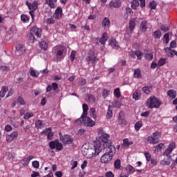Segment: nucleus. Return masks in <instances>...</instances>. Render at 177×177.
Listing matches in <instances>:
<instances>
[{
	"instance_id": "nucleus-1",
	"label": "nucleus",
	"mask_w": 177,
	"mask_h": 177,
	"mask_svg": "<svg viewBox=\"0 0 177 177\" xmlns=\"http://www.w3.org/2000/svg\"><path fill=\"white\" fill-rule=\"evenodd\" d=\"M109 139H110L109 134L102 133V136L94 142V149H88V153H91V154H88V157L92 158L93 156H99V153H100L103 149V146L106 143H111V141L109 140Z\"/></svg>"
},
{
	"instance_id": "nucleus-2",
	"label": "nucleus",
	"mask_w": 177,
	"mask_h": 177,
	"mask_svg": "<svg viewBox=\"0 0 177 177\" xmlns=\"http://www.w3.org/2000/svg\"><path fill=\"white\" fill-rule=\"evenodd\" d=\"M176 147V143L175 142H173L170 143L165 150V151L163 153V156H166L167 158H165L163 160L160 161L161 165L163 167L168 166L171 162H172V157L169 156L172 151H174V149Z\"/></svg>"
},
{
	"instance_id": "nucleus-3",
	"label": "nucleus",
	"mask_w": 177,
	"mask_h": 177,
	"mask_svg": "<svg viewBox=\"0 0 177 177\" xmlns=\"http://www.w3.org/2000/svg\"><path fill=\"white\" fill-rule=\"evenodd\" d=\"M41 36L42 29L37 26H34L30 29V32L28 33L27 38L29 42H32V44H35V42H37V39H38V38H41Z\"/></svg>"
},
{
	"instance_id": "nucleus-4",
	"label": "nucleus",
	"mask_w": 177,
	"mask_h": 177,
	"mask_svg": "<svg viewBox=\"0 0 177 177\" xmlns=\"http://www.w3.org/2000/svg\"><path fill=\"white\" fill-rule=\"evenodd\" d=\"M54 52L57 57V60L64 59V56L67 54V48L62 45L56 46L54 48Z\"/></svg>"
},
{
	"instance_id": "nucleus-5",
	"label": "nucleus",
	"mask_w": 177,
	"mask_h": 177,
	"mask_svg": "<svg viewBox=\"0 0 177 177\" xmlns=\"http://www.w3.org/2000/svg\"><path fill=\"white\" fill-rule=\"evenodd\" d=\"M162 104V102L156 96H151L147 100V106L149 109H158Z\"/></svg>"
},
{
	"instance_id": "nucleus-6",
	"label": "nucleus",
	"mask_w": 177,
	"mask_h": 177,
	"mask_svg": "<svg viewBox=\"0 0 177 177\" xmlns=\"http://www.w3.org/2000/svg\"><path fill=\"white\" fill-rule=\"evenodd\" d=\"M103 147L104 152H105L106 154H109V156H114V154H115V152L117 151L115 147L113 145L111 142H106V144H104V146H102V149Z\"/></svg>"
},
{
	"instance_id": "nucleus-7",
	"label": "nucleus",
	"mask_w": 177,
	"mask_h": 177,
	"mask_svg": "<svg viewBox=\"0 0 177 177\" xmlns=\"http://www.w3.org/2000/svg\"><path fill=\"white\" fill-rule=\"evenodd\" d=\"M161 138V133L156 131L153 133L152 136L147 138L148 143H151L152 145H157L160 143V138Z\"/></svg>"
},
{
	"instance_id": "nucleus-8",
	"label": "nucleus",
	"mask_w": 177,
	"mask_h": 177,
	"mask_svg": "<svg viewBox=\"0 0 177 177\" xmlns=\"http://www.w3.org/2000/svg\"><path fill=\"white\" fill-rule=\"evenodd\" d=\"M86 60L87 63H88V64H93L94 63H96V62H97L99 59L97 58V57H96V55H95L94 52H90L88 54V56L86 57Z\"/></svg>"
},
{
	"instance_id": "nucleus-9",
	"label": "nucleus",
	"mask_w": 177,
	"mask_h": 177,
	"mask_svg": "<svg viewBox=\"0 0 177 177\" xmlns=\"http://www.w3.org/2000/svg\"><path fill=\"white\" fill-rule=\"evenodd\" d=\"M59 138L64 145H72L74 141L73 137L70 135H64V136H60Z\"/></svg>"
},
{
	"instance_id": "nucleus-10",
	"label": "nucleus",
	"mask_w": 177,
	"mask_h": 177,
	"mask_svg": "<svg viewBox=\"0 0 177 177\" xmlns=\"http://www.w3.org/2000/svg\"><path fill=\"white\" fill-rule=\"evenodd\" d=\"M39 48L43 50H48V48H49V40L48 38H43L39 42Z\"/></svg>"
},
{
	"instance_id": "nucleus-11",
	"label": "nucleus",
	"mask_w": 177,
	"mask_h": 177,
	"mask_svg": "<svg viewBox=\"0 0 177 177\" xmlns=\"http://www.w3.org/2000/svg\"><path fill=\"white\" fill-rule=\"evenodd\" d=\"M100 160H101V162L104 164H110V162H111V160H113V156L105 153L101 157Z\"/></svg>"
},
{
	"instance_id": "nucleus-12",
	"label": "nucleus",
	"mask_w": 177,
	"mask_h": 177,
	"mask_svg": "<svg viewBox=\"0 0 177 177\" xmlns=\"http://www.w3.org/2000/svg\"><path fill=\"white\" fill-rule=\"evenodd\" d=\"M19 138V132L13 131L11 134L6 136V142L7 143H10Z\"/></svg>"
},
{
	"instance_id": "nucleus-13",
	"label": "nucleus",
	"mask_w": 177,
	"mask_h": 177,
	"mask_svg": "<svg viewBox=\"0 0 177 177\" xmlns=\"http://www.w3.org/2000/svg\"><path fill=\"white\" fill-rule=\"evenodd\" d=\"M122 5L121 0H113L109 2V6L110 9H118Z\"/></svg>"
},
{
	"instance_id": "nucleus-14",
	"label": "nucleus",
	"mask_w": 177,
	"mask_h": 177,
	"mask_svg": "<svg viewBox=\"0 0 177 177\" xmlns=\"http://www.w3.org/2000/svg\"><path fill=\"white\" fill-rule=\"evenodd\" d=\"M41 133L42 135L47 136L48 140H52L53 139V132H52V129L50 127L44 130Z\"/></svg>"
},
{
	"instance_id": "nucleus-15",
	"label": "nucleus",
	"mask_w": 177,
	"mask_h": 177,
	"mask_svg": "<svg viewBox=\"0 0 177 177\" xmlns=\"http://www.w3.org/2000/svg\"><path fill=\"white\" fill-rule=\"evenodd\" d=\"M83 124L86 127H93V125H95V121L92 120L91 118L85 115L83 118Z\"/></svg>"
},
{
	"instance_id": "nucleus-16",
	"label": "nucleus",
	"mask_w": 177,
	"mask_h": 177,
	"mask_svg": "<svg viewBox=\"0 0 177 177\" xmlns=\"http://www.w3.org/2000/svg\"><path fill=\"white\" fill-rule=\"evenodd\" d=\"M118 122L121 125H127V120L125 119V112L121 111L119 113Z\"/></svg>"
},
{
	"instance_id": "nucleus-17",
	"label": "nucleus",
	"mask_w": 177,
	"mask_h": 177,
	"mask_svg": "<svg viewBox=\"0 0 177 177\" xmlns=\"http://www.w3.org/2000/svg\"><path fill=\"white\" fill-rule=\"evenodd\" d=\"M62 15H63V8H62V7H58L55 11L53 17H55V19H56L57 20H59V19H62Z\"/></svg>"
},
{
	"instance_id": "nucleus-18",
	"label": "nucleus",
	"mask_w": 177,
	"mask_h": 177,
	"mask_svg": "<svg viewBox=\"0 0 177 177\" xmlns=\"http://www.w3.org/2000/svg\"><path fill=\"white\" fill-rule=\"evenodd\" d=\"M110 24H111V23L110 22V19L108 17H104L102 21V27H104V30H106V31H107V30L110 28Z\"/></svg>"
},
{
	"instance_id": "nucleus-19",
	"label": "nucleus",
	"mask_w": 177,
	"mask_h": 177,
	"mask_svg": "<svg viewBox=\"0 0 177 177\" xmlns=\"http://www.w3.org/2000/svg\"><path fill=\"white\" fill-rule=\"evenodd\" d=\"M109 44L113 49H119L120 46L118 45V41L115 39V38H111L109 39Z\"/></svg>"
},
{
	"instance_id": "nucleus-20",
	"label": "nucleus",
	"mask_w": 177,
	"mask_h": 177,
	"mask_svg": "<svg viewBox=\"0 0 177 177\" xmlns=\"http://www.w3.org/2000/svg\"><path fill=\"white\" fill-rule=\"evenodd\" d=\"M45 2L46 5L50 8V9H55V8H56V4L55 3L57 2V0H45Z\"/></svg>"
},
{
	"instance_id": "nucleus-21",
	"label": "nucleus",
	"mask_w": 177,
	"mask_h": 177,
	"mask_svg": "<svg viewBox=\"0 0 177 177\" xmlns=\"http://www.w3.org/2000/svg\"><path fill=\"white\" fill-rule=\"evenodd\" d=\"M86 102L87 103H89V104H93V103L96 102V97L92 94H88L87 95Z\"/></svg>"
},
{
	"instance_id": "nucleus-22",
	"label": "nucleus",
	"mask_w": 177,
	"mask_h": 177,
	"mask_svg": "<svg viewBox=\"0 0 177 177\" xmlns=\"http://www.w3.org/2000/svg\"><path fill=\"white\" fill-rule=\"evenodd\" d=\"M16 50L20 55L26 51V47L23 44H17L16 46Z\"/></svg>"
},
{
	"instance_id": "nucleus-23",
	"label": "nucleus",
	"mask_w": 177,
	"mask_h": 177,
	"mask_svg": "<svg viewBox=\"0 0 177 177\" xmlns=\"http://www.w3.org/2000/svg\"><path fill=\"white\" fill-rule=\"evenodd\" d=\"M149 28V24L147 23V21H143L140 24V30L142 32H145L146 30Z\"/></svg>"
},
{
	"instance_id": "nucleus-24",
	"label": "nucleus",
	"mask_w": 177,
	"mask_h": 177,
	"mask_svg": "<svg viewBox=\"0 0 177 177\" xmlns=\"http://www.w3.org/2000/svg\"><path fill=\"white\" fill-rule=\"evenodd\" d=\"M134 78H142V71L139 68H136L133 72Z\"/></svg>"
},
{
	"instance_id": "nucleus-25",
	"label": "nucleus",
	"mask_w": 177,
	"mask_h": 177,
	"mask_svg": "<svg viewBox=\"0 0 177 177\" xmlns=\"http://www.w3.org/2000/svg\"><path fill=\"white\" fill-rule=\"evenodd\" d=\"M82 109H83V113H82V117H85V115H88V110H89V107L88 106L87 104H82Z\"/></svg>"
},
{
	"instance_id": "nucleus-26",
	"label": "nucleus",
	"mask_w": 177,
	"mask_h": 177,
	"mask_svg": "<svg viewBox=\"0 0 177 177\" xmlns=\"http://www.w3.org/2000/svg\"><path fill=\"white\" fill-rule=\"evenodd\" d=\"M142 97V91H135L133 94V98L136 100H139Z\"/></svg>"
},
{
	"instance_id": "nucleus-27",
	"label": "nucleus",
	"mask_w": 177,
	"mask_h": 177,
	"mask_svg": "<svg viewBox=\"0 0 177 177\" xmlns=\"http://www.w3.org/2000/svg\"><path fill=\"white\" fill-rule=\"evenodd\" d=\"M8 91H9V88H8V86H2L0 91V97H5V95H6V92H8Z\"/></svg>"
},
{
	"instance_id": "nucleus-28",
	"label": "nucleus",
	"mask_w": 177,
	"mask_h": 177,
	"mask_svg": "<svg viewBox=\"0 0 177 177\" xmlns=\"http://www.w3.org/2000/svg\"><path fill=\"white\" fill-rule=\"evenodd\" d=\"M44 123H42V121L41 120H36L35 128H37V129H41V128H44Z\"/></svg>"
},
{
	"instance_id": "nucleus-29",
	"label": "nucleus",
	"mask_w": 177,
	"mask_h": 177,
	"mask_svg": "<svg viewBox=\"0 0 177 177\" xmlns=\"http://www.w3.org/2000/svg\"><path fill=\"white\" fill-rule=\"evenodd\" d=\"M165 64H167V58L162 57L158 61V67H162Z\"/></svg>"
},
{
	"instance_id": "nucleus-30",
	"label": "nucleus",
	"mask_w": 177,
	"mask_h": 177,
	"mask_svg": "<svg viewBox=\"0 0 177 177\" xmlns=\"http://www.w3.org/2000/svg\"><path fill=\"white\" fill-rule=\"evenodd\" d=\"M167 95L171 99H175L176 97V91L175 90H169L167 91Z\"/></svg>"
},
{
	"instance_id": "nucleus-31",
	"label": "nucleus",
	"mask_w": 177,
	"mask_h": 177,
	"mask_svg": "<svg viewBox=\"0 0 177 177\" xmlns=\"http://www.w3.org/2000/svg\"><path fill=\"white\" fill-rule=\"evenodd\" d=\"M129 24V28L130 31H133V29L136 26V23H135V19L130 20Z\"/></svg>"
},
{
	"instance_id": "nucleus-32",
	"label": "nucleus",
	"mask_w": 177,
	"mask_h": 177,
	"mask_svg": "<svg viewBox=\"0 0 177 177\" xmlns=\"http://www.w3.org/2000/svg\"><path fill=\"white\" fill-rule=\"evenodd\" d=\"M135 54H136V57H137V59H138V60H142V57H143V55H145V54L143 53V52H142V51H140V50H136V51H135Z\"/></svg>"
},
{
	"instance_id": "nucleus-33",
	"label": "nucleus",
	"mask_w": 177,
	"mask_h": 177,
	"mask_svg": "<svg viewBox=\"0 0 177 177\" xmlns=\"http://www.w3.org/2000/svg\"><path fill=\"white\" fill-rule=\"evenodd\" d=\"M162 147H164V144L160 143L154 147V153H158V151H161V150H162Z\"/></svg>"
},
{
	"instance_id": "nucleus-34",
	"label": "nucleus",
	"mask_w": 177,
	"mask_h": 177,
	"mask_svg": "<svg viewBox=\"0 0 177 177\" xmlns=\"http://www.w3.org/2000/svg\"><path fill=\"white\" fill-rule=\"evenodd\" d=\"M108 38H107V33L104 32L102 34V37H101V39H100V44H102V45H104V44H106V41H107Z\"/></svg>"
},
{
	"instance_id": "nucleus-35",
	"label": "nucleus",
	"mask_w": 177,
	"mask_h": 177,
	"mask_svg": "<svg viewBox=\"0 0 177 177\" xmlns=\"http://www.w3.org/2000/svg\"><path fill=\"white\" fill-rule=\"evenodd\" d=\"M153 37L155 39H160L162 37L161 30H158L153 32Z\"/></svg>"
},
{
	"instance_id": "nucleus-36",
	"label": "nucleus",
	"mask_w": 177,
	"mask_h": 177,
	"mask_svg": "<svg viewBox=\"0 0 177 177\" xmlns=\"http://www.w3.org/2000/svg\"><path fill=\"white\" fill-rule=\"evenodd\" d=\"M113 117V109L111 106H109L108 111L106 113V118L110 119Z\"/></svg>"
},
{
	"instance_id": "nucleus-37",
	"label": "nucleus",
	"mask_w": 177,
	"mask_h": 177,
	"mask_svg": "<svg viewBox=\"0 0 177 177\" xmlns=\"http://www.w3.org/2000/svg\"><path fill=\"white\" fill-rule=\"evenodd\" d=\"M59 140H55L53 141L50 142L49 143V147L52 149V150H55L56 149V146L57 145V142Z\"/></svg>"
},
{
	"instance_id": "nucleus-38",
	"label": "nucleus",
	"mask_w": 177,
	"mask_h": 177,
	"mask_svg": "<svg viewBox=\"0 0 177 177\" xmlns=\"http://www.w3.org/2000/svg\"><path fill=\"white\" fill-rule=\"evenodd\" d=\"M113 94L115 97L117 99H120L121 97V92L120 91V88H117L113 91Z\"/></svg>"
},
{
	"instance_id": "nucleus-39",
	"label": "nucleus",
	"mask_w": 177,
	"mask_h": 177,
	"mask_svg": "<svg viewBox=\"0 0 177 177\" xmlns=\"http://www.w3.org/2000/svg\"><path fill=\"white\" fill-rule=\"evenodd\" d=\"M141 127H143V122H142V121L137 122L134 125V128H135L136 131H139Z\"/></svg>"
},
{
	"instance_id": "nucleus-40",
	"label": "nucleus",
	"mask_w": 177,
	"mask_h": 177,
	"mask_svg": "<svg viewBox=\"0 0 177 177\" xmlns=\"http://www.w3.org/2000/svg\"><path fill=\"white\" fill-rule=\"evenodd\" d=\"M138 6H139V1L138 0H133L131 1V8L135 10V9H136V8H138Z\"/></svg>"
},
{
	"instance_id": "nucleus-41",
	"label": "nucleus",
	"mask_w": 177,
	"mask_h": 177,
	"mask_svg": "<svg viewBox=\"0 0 177 177\" xmlns=\"http://www.w3.org/2000/svg\"><path fill=\"white\" fill-rule=\"evenodd\" d=\"M113 165L116 169H120V168H121V160L120 159H117L115 160Z\"/></svg>"
},
{
	"instance_id": "nucleus-42",
	"label": "nucleus",
	"mask_w": 177,
	"mask_h": 177,
	"mask_svg": "<svg viewBox=\"0 0 177 177\" xmlns=\"http://www.w3.org/2000/svg\"><path fill=\"white\" fill-rule=\"evenodd\" d=\"M123 145L124 146H126V147H129L131 145H133V142L132 141H129L128 138H125L124 140H123Z\"/></svg>"
},
{
	"instance_id": "nucleus-43",
	"label": "nucleus",
	"mask_w": 177,
	"mask_h": 177,
	"mask_svg": "<svg viewBox=\"0 0 177 177\" xmlns=\"http://www.w3.org/2000/svg\"><path fill=\"white\" fill-rule=\"evenodd\" d=\"M126 171L129 172V174H132L135 172V169L131 165H128L126 167Z\"/></svg>"
},
{
	"instance_id": "nucleus-44",
	"label": "nucleus",
	"mask_w": 177,
	"mask_h": 177,
	"mask_svg": "<svg viewBox=\"0 0 177 177\" xmlns=\"http://www.w3.org/2000/svg\"><path fill=\"white\" fill-rule=\"evenodd\" d=\"M149 6L150 9L156 10V9H157V2L156 1H153L152 2L149 3Z\"/></svg>"
},
{
	"instance_id": "nucleus-45",
	"label": "nucleus",
	"mask_w": 177,
	"mask_h": 177,
	"mask_svg": "<svg viewBox=\"0 0 177 177\" xmlns=\"http://www.w3.org/2000/svg\"><path fill=\"white\" fill-rule=\"evenodd\" d=\"M29 73H30L31 77H34L35 78H37L39 75V72H38L37 71L30 69Z\"/></svg>"
},
{
	"instance_id": "nucleus-46",
	"label": "nucleus",
	"mask_w": 177,
	"mask_h": 177,
	"mask_svg": "<svg viewBox=\"0 0 177 177\" xmlns=\"http://www.w3.org/2000/svg\"><path fill=\"white\" fill-rule=\"evenodd\" d=\"M145 59H147V60H149V61L153 60V59L154 57V55L151 53H145Z\"/></svg>"
},
{
	"instance_id": "nucleus-47",
	"label": "nucleus",
	"mask_w": 177,
	"mask_h": 177,
	"mask_svg": "<svg viewBox=\"0 0 177 177\" xmlns=\"http://www.w3.org/2000/svg\"><path fill=\"white\" fill-rule=\"evenodd\" d=\"M21 20L24 23H28V21H30V19L26 15H21Z\"/></svg>"
},
{
	"instance_id": "nucleus-48",
	"label": "nucleus",
	"mask_w": 177,
	"mask_h": 177,
	"mask_svg": "<svg viewBox=\"0 0 177 177\" xmlns=\"http://www.w3.org/2000/svg\"><path fill=\"white\" fill-rule=\"evenodd\" d=\"M17 100L19 103V104L22 106H26V101H24V98H23L21 96L18 97Z\"/></svg>"
},
{
	"instance_id": "nucleus-49",
	"label": "nucleus",
	"mask_w": 177,
	"mask_h": 177,
	"mask_svg": "<svg viewBox=\"0 0 177 177\" xmlns=\"http://www.w3.org/2000/svg\"><path fill=\"white\" fill-rule=\"evenodd\" d=\"M31 117H34V113L27 112L24 115V120H30V118H31Z\"/></svg>"
},
{
	"instance_id": "nucleus-50",
	"label": "nucleus",
	"mask_w": 177,
	"mask_h": 177,
	"mask_svg": "<svg viewBox=\"0 0 177 177\" xmlns=\"http://www.w3.org/2000/svg\"><path fill=\"white\" fill-rule=\"evenodd\" d=\"M46 21L47 24H55V19H53V17H50V18L46 19Z\"/></svg>"
},
{
	"instance_id": "nucleus-51",
	"label": "nucleus",
	"mask_w": 177,
	"mask_h": 177,
	"mask_svg": "<svg viewBox=\"0 0 177 177\" xmlns=\"http://www.w3.org/2000/svg\"><path fill=\"white\" fill-rule=\"evenodd\" d=\"M142 91L146 95H149V93H150V86H144L142 87Z\"/></svg>"
},
{
	"instance_id": "nucleus-52",
	"label": "nucleus",
	"mask_w": 177,
	"mask_h": 177,
	"mask_svg": "<svg viewBox=\"0 0 177 177\" xmlns=\"http://www.w3.org/2000/svg\"><path fill=\"white\" fill-rule=\"evenodd\" d=\"M90 114H91V117H93V118H96V117H97L96 109H95V108H91L90 109Z\"/></svg>"
},
{
	"instance_id": "nucleus-53",
	"label": "nucleus",
	"mask_w": 177,
	"mask_h": 177,
	"mask_svg": "<svg viewBox=\"0 0 177 177\" xmlns=\"http://www.w3.org/2000/svg\"><path fill=\"white\" fill-rule=\"evenodd\" d=\"M55 149L60 151V150H63V144L59 142V140L57 142V145L55 147Z\"/></svg>"
},
{
	"instance_id": "nucleus-54",
	"label": "nucleus",
	"mask_w": 177,
	"mask_h": 177,
	"mask_svg": "<svg viewBox=\"0 0 177 177\" xmlns=\"http://www.w3.org/2000/svg\"><path fill=\"white\" fill-rule=\"evenodd\" d=\"M86 84V79L82 77L79 82L80 86H84V85Z\"/></svg>"
},
{
	"instance_id": "nucleus-55",
	"label": "nucleus",
	"mask_w": 177,
	"mask_h": 177,
	"mask_svg": "<svg viewBox=\"0 0 177 177\" xmlns=\"http://www.w3.org/2000/svg\"><path fill=\"white\" fill-rule=\"evenodd\" d=\"M109 95H110V91L104 88L102 93V96L104 99H106V97H107V96H109Z\"/></svg>"
},
{
	"instance_id": "nucleus-56",
	"label": "nucleus",
	"mask_w": 177,
	"mask_h": 177,
	"mask_svg": "<svg viewBox=\"0 0 177 177\" xmlns=\"http://www.w3.org/2000/svg\"><path fill=\"white\" fill-rule=\"evenodd\" d=\"M112 106H113V107H117L118 109H120V107H121V102H117V101H113Z\"/></svg>"
},
{
	"instance_id": "nucleus-57",
	"label": "nucleus",
	"mask_w": 177,
	"mask_h": 177,
	"mask_svg": "<svg viewBox=\"0 0 177 177\" xmlns=\"http://www.w3.org/2000/svg\"><path fill=\"white\" fill-rule=\"evenodd\" d=\"M83 120H84V116L82 117V116L80 118L76 120L75 122L76 124H77V125H82V124H84Z\"/></svg>"
},
{
	"instance_id": "nucleus-58",
	"label": "nucleus",
	"mask_w": 177,
	"mask_h": 177,
	"mask_svg": "<svg viewBox=\"0 0 177 177\" xmlns=\"http://www.w3.org/2000/svg\"><path fill=\"white\" fill-rule=\"evenodd\" d=\"M128 56H129V57H131V59H136L135 51L133 50L129 51Z\"/></svg>"
},
{
	"instance_id": "nucleus-59",
	"label": "nucleus",
	"mask_w": 177,
	"mask_h": 177,
	"mask_svg": "<svg viewBox=\"0 0 177 177\" xmlns=\"http://www.w3.org/2000/svg\"><path fill=\"white\" fill-rule=\"evenodd\" d=\"M33 168L38 169L39 168V162L38 160H35L32 162Z\"/></svg>"
},
{
	"instance_id": "nucleus-60",
	"label": "nucleus",
	"mask_w": 177,
	"mask_h": 177,
	"mask_svg": "<svg viewBox=\"0 0 177 177\" xmlns=\"http://www.w3.org/2000/svg\"><path fill=\"white\" fill-rule=\"evenodd\" d=\"M160 30H162V31H164V32H167V31L169 30V27H168L167 25H162L160 26Z\"/></svg>"
},
{
	"instance_id": "nucleus-61",
	"label": "nucleus",
	"mask_w": 177,
	"mask_h": 177,
	"mask_svg": "<svg viewBox=\"0 0 177 177\" xmlns=\"http://www.w3.org/2000/svg\"><path fill=\"white\" fill-rule=\"evenodd\" d=\"M163 39L165 41L166 44H168L169 42V34H165L163 36Z\"/></svg>"
},
{
	"instance_id": "nucleus-62",
	"label": "nucleus",
	"mask_w": 177,
	"mask_h": 177,
	"mask_svg": "<svg viewBox=\"0 0 177 177\" xmlns=\"http://www.w3.org/2000/svg\"><path fill=\"white\" fill-rule=\"evenodd\" d=\"M6 132H10V131H12V129H13V127H12V126L10 124H7L5 126L4 128Z\"/></svg>"
},
{
	"instance_id": "nucleus-63",
	"label": "nucleus",
	"mask_w": 177,
	"mask_h": 177,
	"mask_svg": "<svg viewBox=\"0 0 177 177\" xmlns=\"http://www.w3.org/2000/svg\"><path fill=\"white\" fill-rule=\"evenodd\" d=\"M37 9H38V3L34 2L32 4V10H33V12H35V10H37Z\"/></svg>"
},
{
	"instance_id": "nucleus-64",
	"label": "nucleus",
	"mask_w": 177,
	"mask_h": 177,
	"mask_svg": "<svg viewBox=\"0 0 177 177\" xmlns=\"http://www.w3.org/2000/svg\"><path fill=\"white\" fill-rule=\"evenodd\" d=\"M105 176H106V177H114V174H113V172H111V171H107L105 174Z\"/></svg>"
}]
</instances>
